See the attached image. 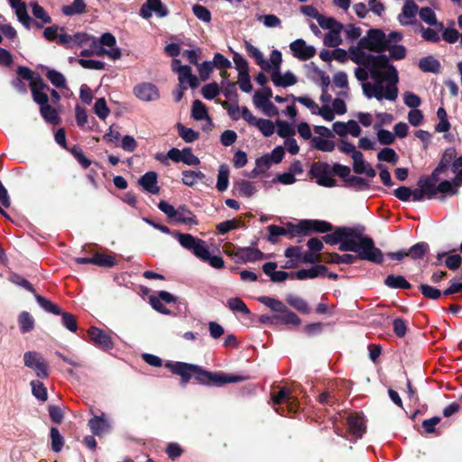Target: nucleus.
I'll return each mask as SVG.
<instances>
[{"label": "nucleus", "instance_id": "31", "mask_svg": "<svg viewBox=\"0 0 462 462\" xmlns=\"http://www.w3.org/2000/svg\"><path fill=\"white\" fill-rule=\"evenodd\" d=\"M282 316H274L273 321V324H288L292 326H299L300 324V319L292 311L289 310L286 307V311H281Z\"/></svg>", "mask_w": 462, "mask_h": 462}, {"label": "nucleus", "instance_id": "16", "mask_svg": "<svg viewBox=\"0 0 462 462\" xmlns=\"http://www.w3.org/2000/svg\"><path fill=\"white\" fill-rule=\"evenodd\" d=\"M154 12L159 17H164L168 14V9L164 6L161 0H147L140 9V14L145 19L152 16Z\"/></svg>", "mask_w": 462, "mask_h": 462}, {"label": "nucleus", "instance_id": "54", "mask_svg": "<svg viewBox=\"0 0 462 462\" xmlns=\"http://www.w3.org/2000/svg\"><path fill=\"white\" fill-rule=\"evenodd\" d=\"M254 126H256L266 137L271 136L275 130L273 123L268 119L258 118Z\"/></svg>", "mask_w": 462, "mask_h": 462}, {"label": "nucleus", "instance_id": "20", "mask_svg": "<svg viewBox=\"0 0 462 462\" xmlns=\"http://www.w3.org/2000/svg\"><path fill=\"white\" fill-rule=\"evenodd\" d=\"M292 55L296 58H313L316 55V50L313 46L307 45L302 39H298L290 45Z\"/></svg>", "mask_w": 462, "mask_h": 462}, {"label": "nucleus", "instance_id": "8", "mask_svg": "<svg viewBox=\"0 0 462 462\" xmlns=\"http://www.w3.org/2000/svg\"><path fill=\"white\" fill-rule=\"evenodd\" d=\"M24 365L32 369L37 377H48V365L42 356L36 351H28L23 354Z\"/></svg>", "mask_w": 462, "mask_h": 462}, {"label": "nucleus", "instance_id": "56", "mask_svg": "<svg viewBox=\"0 0 462 462\" xmlns=\"http://www.w3.org/2000/svg\"><path fill=\"white\" fill-rule=\"evenodd\" d=\"M277 134L283 138H291L295 134V130L291 124L286 121H277Z\"/></svg>", "mask_w": 462, "mask_h": 462}, {"label": "nucleus", "instance_id": "10", "mask_svg": "<svg viewBox=\"0 0 462 462\" xmlns=\"http://www.w3.org/2000/svg\"><path fill=\"white\" fill-rule=\"evenodd\" d=\"M272 90L267 88L263 92H255L253 97L256 107L261 108L264 115L273 116L278 115V108L270 101Z\"/></svg>", "mask_w": 462, "mask_h": 462}, {"label": "nucleus", "instance_id": "42", "mask_svg": "<svg viewBox=\"0 0 462 462\" xmlns=\"http://www.w3.org/2000/svg\"><path fill=\"white\" fill-rule=\"evenodd\" d=\"M86 10L84 0H74L69 5H64L61 8L62 13L67 16L83 14Z\"/></svg>", "mask_w": 462, "mask_h": 462}, {"label": "nucleus", "instance_id": "52", "mask_svg": "<svg viewBox=\"0 0 462 462\" xmlns=\"http://www.w3.org/2000/svg\"><path fill=\"white\" fill-rule=\"evenodd\" d=\"M32 392L33 396L42 401L45 402L48 398L47 390L44 387L43 383L39 380H32L31 382Z\"/></svg>", "mask_w": 462, "mask_h": 462}, {"label": "nucleus", "instance_id": "64", "mask_svg": "<svg viewBox=\"0 0 462 462\" xmlns=\"http://www.w3.org/2000/svg\"><path fill=\"white\" fill-rule=\"evenodd\" d=\"M377 159L380 162H397L398 156L392 148H383L377 153Z\"/></svg>", "mask_w": 462, "mask_h": 462}, {"label": "nucleus", "instance_id": "22", "mask_svg": "<svg viewBox=\"0 0 462 462\" xmlns=\"http://www.w3.org/2000/svg\"><path fill=\"white\" fill-rule=\"evenodd\" d=\"M298 228L301 233L309 230L317 231L319 233H327L331 231L332 225L323 220H303L298 225Z\"/></svg>", "mask_w": 462, "mask_h": 462}, {"label": "nucleus", "instance_id": "17", "mask_svg": "<svg viewBox=\"0 0 462 462\" xmlns=\"http://www.w3.org/2000/svg\"><path fill=\"white\" fill-rule=\"evenodd\" d=\"M419 7L412 0H406L402 12L398 14V22L402 25L412 24L418 14Z\"/></svg>", "mask_w": 462, "mask_h": 462}, {"label": "nucleus", "instance_id": "62", "mask_svg": "<svg viewBox=\"0 0 462 462\" xmlns=\"http://www.w3.org/2000/svg\"><path fill=\"white\" fill-rule=\"evenodd\" d=\"M94 111H95V114L100 119L104 120L108 116L110 110L106 106V102L105 98L101 97V98L97 99V101L95 103V106H94Z\"/></svg>", "mask_w": 462, "mask_h": 462}, {"label": "nucleus", "instance_id": "43", "mask_svg": "<svg viewBox=\"0 0 462 462\" xmlns=\"http://www.w3.org/2000/svg\"><path fill=\"white\" fill-rule=\"evenodd\" d=\"M286 300L291 307H293L294 309H296L297 310L303 314H309L310 311V309L307 301L300 297L288 295Z\"/></svg>", "mask_w": 462, "mask_h": 462}, {"label": "nucleus", "instance_id": "36", "mask_svg": "<svg viewBox=\"0 0 462 462\" xmlns=\"http://www.w3.org/2000/svg\"><path fill=\"white\" fill-rule=\"evenodd\" d=\"M33 295L39 306L46 312L52 313L54 315L61 313L60 308L54 302L40 294H37L36 292Z\"/></svg>", "mask_w": 462, "mask_h": 462}, {"label": "nucleus", "instance_id": "44", "mask_svg": "<svg viewBox=\"0 0 462 462\" xmlns=\"http://www.w3.org/2000/svg\"><path fill=\"white\" fill-rule=\"evenodd\" d=\"M258 301L274 311H286V305L282 301L274 298L269 296H261L258 298Z\"/></svg>", "mask_w": 462, "mask_h": 462}, {"label": "nucleus", "instance_id": "33", "mask_svg": "<svg viewBox=\"0 0 462 462\" xmlns=\"http://www.w3.org/2000/svg\"><path fill=\"white\" fill-rule=\"evenodd\" d=\"M343 28H335L333 30H329L325 35L323 39V42L328 47H337L342 43L341 32Z\"/></svg>", "mask_w": 462, "mask_h": 462}, {"label": "nucleus", "instance_id": "24", "mask_svg": "<svg viewBox=\"0 0 462 462\" xmlns=\"http://www.w3.org/2000/svg\"><path fill=\"white\" fill-rule=\"evenodd\" d=\"M349 433L356 439H360L365 431L364 418L361 415H351L347 419Z\"/></svg>", "mask_w": 462, "mask_h": 462}, {"label": "nucleus", "instance_id": "58", "mask_svg": "<svg viewBox=\"0 0 462 462\" xmlns=\"http://www.w3.org/2000/svg\"><path fill=\"white\" fill-rule=\"evenodd\" d=\"M418 66L423 72L439 73L440 69L439 60H420Z\"/></svg>", "mask_w": 462, "mask_h": 462}, {"label": "nucleus", "instance_id": "41", "mask_svg": "<svg viewBox=\"0 0 462 462\" xmlns=\"http://www.w3.org/2000/svg\"><path fill=\"white\" fill-rule=\"evenodd\" d=\"M228 177H229V167L226 164H222L219 166L218 174H217V189L219 191H225L228 187Z\"/></svg>", "mask_w": 462, "mask_h": 462}, {"label": "nucleus", "instance_id": "18", "mask_svg": "<svg viewBox=\"0 0 462 462\" xmlns=\"http://www.w3.org/2000/svg\"><path fill=\"white\" fill-rule=\"evenodd\" d=\"M236 67L238 70V84L239 88L242 91L245 93H249L252 91V84L250 80V77L246 71L247 63L246 60H233Z\"/></svg>", "mask_w": 462, "mask_h": 462}, {"label": "nucleus", "instance_id": "6", "mask_svg": "<svg viewBox=\"0 0 462 462\" xmlns=\"http://www.w3.org/2000/svg\"><path fill=\"white\" fill-rule=\"evenodd\" d=\"M310 174L316 179L319 186L332 188L337 185L336 180L332 177V167L327 162H314L310 167Z\"/></svg>", "mask_w": 462, "mask_h": 462}, {"label": "nucleus", "instance_id": "55", "mask_svg": "<svg viewBox=\"0 0 462 462\" xmlns=\"http://www.w3.org/2000/svg\"><path fill=\"white\" fill-rule=\"evenodd\" d=\"M319 25L323 29L333 30L335 28H344L343 24L333 17H328L320 14L317 20Z\"/></svg>", "mask_w": 462, "mask_h": 462}, {"label": "nucleus", "instance_id": "23", "mask_svg": "<svg viewBox=\"0 0 462 462\" xmlns=\"http://www.w3.org/2000/svg\"><path fill=\"white\" fill-rule=\"evenodd\" d=\"M307 77L316 83H319L321 87L328 88L330 84V79L326 73L319 69L313 62L306 66Z\"/></svg>", "mask_w": 462, "mask_h": 462}, {"label": "nucleus", "instance_id": "27", "mask_svg": "<svg viewBox=\"0 0 462 462\" xmlns=\"http://www.w3.org/2000/svg\"><path fill=\"white\" fill-rule=\"evenodd\" d=\"M438 176L433 173L430 177L420 178L418 181V186L424 190L428 199H432L437 194Z\"/></svg>", "mask_w": 462, "mask_h": 462}, {"label": "nucleus", "instance_id": "46", "mask_svg": "<svg viewBox=\"0 0 462 462\" xmlns=\"http://www.w3.org/2000/svg\"><path fill=\"white\" fill-rule=\"evenodd\" d=\"M191 116L198 121L208 119V109L200 100H195L192 104Z\"/></svg>", "mask_w": 462, "mask_h": 462}, {"label": "nucleus", "instance_id": "7", "mask_svg": "<svg viewBox=\"0 0 462 462\" xmlns=\"http://www.w3.org/2000/svg\"><path fill=\"white\" fill-rule=\"evenodd\" d=\"M171 69L178 74L179 84L183 88H196L199 86L198 78L192 74L191 68L181 65L180 60H172Z\"/></svg>", "mask_w": 462, "mask_h": 462}, {"label": "nucleus", "instance_id": "59", "mask_svg": "<svg viewBox=\"0 0 462 462\" xmlns=\"http://www.w3.org/2000/svg\"><path fill=\"white\" fill-rule=\"evenodd\" d=\"M257 64L262 69L271 72V75L274 71L280 70L281 62L282 60H256Z\"/></svg>", "mask_w": 462, "mask_h": 462}, {"label": "nucleus", "instance_id": "61", "mask_svg": "<svg viewBox=\"0 0 462 462\" xmlns=\"http://www.w3.org/2000/svg\"><path fill=\"white\" fill-rule=\"evenodd\" d=\"M51 448L55 452H59L61 450L64 441L63 437L60 435L59 430L57 428L51 429Z\"/></svg>", "mask_w": 462, "mask_h": 462}, {"label": "nucleus", "instance_id": "45", "mask_svg": "<svg viewBox=\"0 0 462 462\" xmlns=\"http://www.w3.org/2000/svg\"><path fill=\"white\" fill-rule=\"evenodd\" d=\"M272 165L269 154H265L255 161V167L252 171L251 177H255L260 173H263L270 169Z\"/></svg>", "mask_w": 462, "mask_h": 462}, {"label": "nucleus", "instance_id": "57", "mask_svg": "<svg viewBox=\"0 0 462 462\" xmlns=\"http://www.w3.org/2000/svg\"><path fill=\"white\" fill-rule=\"evenodd\" d=\"M59 315L61 316V324L64 328H66L70 332H76L78 329L77 319L74 315L69 312H65L61 310V313Z\"/></svg>", "mask_w": 462, "mask_h": 462}, {"label": "nucleus", "instance_id": "60", "mask_svg": "<svg viewBox=\"0 0 462 462\" xmlns=\"http://www.w3.org/2000/svg\"><path fill=\"white\" fill-rule=\"evenodd\" d=\"M93 264L104 267H112L116 264V260L113 256L105 254H96L93 256Z\"/></svg>", "mask_w": 462, "mask_h": 462}, {"label": "nucleus", "instance_id": "38", "mask_svg": "<svg viewBox=\"0 0 462 462\" xmlns=\"http://www.w3.org/2000/svg\"><path fill=\"white\" fill-rule=\"evenodd\" d=\"M419 15L420 19L425 22L426 23L430 25H435L439 30H443L444 26L443 23H438L436 14L434 11L430 7H422L420 12Z\"/></svg>", "mask_w": 462, "mask_h": 462}, {"label": "nucleus", "instance_id": "28", "mask_svg": "<svg viewBox=\"0 0 462 462\" xmlns=\"http://www.w3.org/2000/svg\"><path fill=\"white\" fill-rule=\"evenodd\" d=\"M327 268L323 265H315L310 269H301L294 273L295 278L298 280L314 279L320 274H323Z\"/></svg>", "mask_w": 462, "mask_h": 462}, {"label": "nucleus", "instance_id": "37", "mask_svg": "<svg viewBox=\"0 0 462 462\" xmlns=\"http://www.w3.org/2000/svg\"><path fill=\"white\" fill-rule=\"evenodd\" d=\"M357 258H359L358 254L357 255L349 254H338L337 253H331L328 255V259L326 260V262L331 263H337V264H340V263L352 264L357 260Z\"/></svg>", "mask_w": 462, "mask_h": 462}, {"label": "nucleus", "instance_id": "48", "mask_svg": "<svg viewBox=\"0 0 462 462\" xmlns=\"http://www.w3.org/2000/svg\"><path fill=\"white\" fill-rule=\"evenodd\" d=\"M87 37L88 36L85 33L76 34L75 36L69 35L64 32V29L61 28L56 42L62 45H69L72 42H82V41L86 40Z\"/></svg>", "mask_w": 462, "mask_h": 462}, {"label": "nucleus", "instance_id": "51", "mask_svg": "<svg viewBox=\"0 0 462 462\" xmlns=\"http://www.w3.org/2000/svg\"><path fill=\"white\" fill-rule=\"evenodd\" d=\"M40 110L42 116L46 122L52 125H57L60 122L57 111L50 105L42 106Z\"/></svg>", "mask_w": 462, "mask_h": 462}, {"label": "nucleus", "instance_id": "50", "mask_svg": "<svg viewBox=\"0 0 462 462\" xmlns=\"http://www.w3.org/2000/svg\"><path fill=\"white\" fill-rule=\"evenodd\" d=\"M179 135L186 142L192 143L199 138V133L191 128H188L181 124L177 125Z\"/></svg>", "mask_w": 462, "mask_h": 462}, {"label": "nucleus", "instance_id": "14", "mask_svg": "<svg viewBox=\"0 0 462 462\" xmlns=\"http://www.w3.org/2000/svg\"><path fill=\"white\" fill-rule=\"evenodd\" d=\"M272 400L274 406L286 404L291 412H296L299 406L298 399L286 388H282L277 393H273Z\"/></svg>", "mask_w": 462, "mask_h": 462}, {"label": "nucleus", "instance_id": "19", "mask_svg": "<svg viewBox=\"0 0 462 462\" xmlns=\"http://www.w3.org/2000/svg\"><path fill=\"white\" fill-rule=\"evenodd\" d=\"M88 426L91 432L96 436H101L110 430L111 425L105 413L100 415H94L88 420Z\"/></svg>", "mask_w": 462, "mask_h": 462}, {"label": "nucleus", "instance_id": "26", "mask_svg": "<svg viewBox=\"0 0 462 462\" xmlns=\"http://www.w3.org/2000/svg\"><path fill=\"white\" fill-rule=\"evenodd\" d=\"M138 183L149 193L157 194L160 190L157 185V174L154 171L144 173L139 179Z\"/></svg>", "mask_w": 462, "mask_h": 462}, {"label": "nucleus", "instance_id": "21", "mask_svg": "<svg viewBox=\"0 0 462 462\" xmlns=\"http://www.w3.org/2000/svg\"><path fill=\"white\" fill-rule=\"evenodd\" d=\"M353 170L356 174H365L370 178L376 175L375 170L364 160L361 152L353 154Z\"/></svg>", "mask_w": 462, "mask_h": 462}, {"label": "nucleus", "instance_id": "53", "mask_svg": "<svg viewBox=\"0 0 462 462\" xmlns=\"http://www.w3.org/2000/svg\"><path fill=\"white\" fill-rule=\"evenodd\" d=\"M199 258L204 262H208L211 267L215 269H221L225 265V262L221 256L211 255L208 248L206 246V254Z\"/></svg>", "mask_w": 462, "mask_h": 462}, {"label": "nucleus", "instance_id": "9", "mask_svg": "<svg viewBox=\"0 0 462 462\" xmlns=\"http://www.w3.org/2000/svg\"><path fill=\"white\" fill-rule=\"evenodd\" d=\"M176 238L183 248L191 251L198 258L206 254L207 245L203 240L182 233H177Z\"/></svg>", "mask_w": 462, "mask_h": 462}, {"label": "nucleus", "instance_id": "32", "mask_svg": "<svg viewBox=\"0 0 462 462\" xmlns=\"http://www.w3.org/2000/svg\"><path fill=\"white\" fill-rule=\"evenodd\" d=\"M336 147L334 141L330 138L313 137L310 142V148L318 151L329 152Z\"/></svg>", "mask_w": 462, "mask_h": 462}, {"label": "nucleus", "instance_id": "40", "mask_svg": "<svg viewBox=\"0 0 462 462\" xmlns=\"http://www.w3.org/2000/svg\"><path fill=\"white\" fill-rule=\"evenodd\" d=\"M235 188L240 196L250 198L256 192L255 186L245 180H240L235 184Z\"/></svg>", "mask_w": 462, "mask_h": 462}, {"label": "nucleus", "instance_id": "29", "mask_svg": "<svg viewBox=\"0 0 462 462\" xmlns=\"http://www.w3.org/2000/svg\"><path fill=\"white\" fill-rule=\"evenodd\" d=\"M384 285L392 289H411V283L402 275H388L384 282Z\"/></svg>", "mask_w": 462, "mask_h": 462}, {"label": "nucleus", "instance_id": "30", "mask_svg": "<svg viewBox=\"0 0 462 462\" xmlns=\"http://www.w3.org/2000/svg\"><path fill=\"white\" fill-rule=\"evenodd\" d=\"M272 81L278 87H289L297 82L295 76L291 72H286L284 75H282L280 70L274 71L272 74Z\"/></svg>", "mask_w": 462, "mask_h": 462}, {"label": "nucleus", "instance_id": "11", "mask_svg": "<svg viewBox=\"0 0 462 462\" xmlns=\"http://www.w3.org/2000/svg\"><path fill=\"white\" fill-rule=\"evenodd\" d=\"M88 333L95 346L105 351L110 350L114 347L111 337L102 329L97 327H90Z\"/></svg>", "mask_w": 462, "mask_h": 462}, {"label": "nucleus", "instance_id": "1", "mask_svg": "<svg viewBox=\"0 0 462 462\" xmlns=\"http://www.w3.org/2000/svg\"><path fill=\"white\" fill-rule=\"evenodd\" d=\"M358 66L356 78L362 82L364 95L371 99L395 101L398 97L397 69L391 60H353Z\"/></svg>", "mask_w": 462, "mask_h": 462}, {"label": "nucleus", "instance_id": "13", "mask_svg": "<svg viewBox=\"0 0 462 462\" xmlns=\"http://www.w3.org/2000/svg\"><path fill=\"white\" fill-rule=\"evenodd\" d=\"M194 61V64L198 66V70L199 73L200 79L205 81L208 79L210 73L212 72L214 68H228L231 67L230 60H205L202 63L199 64L198 60H190Z\"/></svg>", "mask_w": 462, "mask_h": 462}, {"label": "nucleus", "instance_id": "25", "mask_svg": "<svg viewBox=\"0 0 462 462\" xmlns=\"http://www.w3.org/2000/svg\"><path fill=\"white\" fill-rule=\"evenodd\" d=\"M456 155L457 152L455 148H447L441 156L439 165L433 171V175L439 176V174L443 173L451 165V162H453Z\"/></svg>", "mask_w": 462, "mask_h": 462}, {"label": "nucleus", "instance_id": "47", "mask_svg": "<svg viewBox=\"0 0 462 462\" xmlns=\"http://www.w3.org/2000/svg\"><path fill=\"white\" fill-rule=\"evenodd\" d=\"M345 184L347 188L354 189L356 190H365L369 188L368 181L357 176H350L345 180Z\"/></svg>", "mask_w": 462, "mask_h": 462}, {"label": "nucleus", "instance_id": "39", "mask_svg": "<svg viewBox=\"0 0 462 462\" xmlns=\"http://www.w3.org/2000/svg\"><path fill=\"white\" fill-rule=\"evenodd\" d=\"M430 246L425 242H420L412 245L410 249L407 250V254L412 260H419L423 258V256L429 252Z\"/></svg>", "mask_w": 462, "mask_h": 462}, {"label": "nucleus", "instance_id": "3", "mask_svg": "<svg viewBox=\"0 0 462 462\" xmlns=\"http://www.w3.org/2000/svg\"><path fill=\"white\" fill-rule=\"evenodd\" d=\"M165 366L174 374L181 377L182 385H186L192 375H195L197 382L202 384L222 385L227 383H238L245 380L240 375L226 374L224 373H212L203 370L197 365L184 362H168Z\"/></svg>", "mask_w": 462, "mask_h": 462}, {"label": "nucleus", "instance_id": "49", "mask_svg": "<svg viewBox=\"0 0 462 462\" xmlns=\"http://www.w3.org/2000/svg\"><path fill=\"white\" fill-rule=\"evenodd\" d=\"M226 305L233 312H240L245 315H249L251 313L245 303L238 297L230 298L227 300Z\"/></svg>", "mask_w": 462, "mask_h": 462}, {"label": "nucleus", "instance_id": "15", "mask_svg": "<svg viewBox=\"0 0 462 462\" xmlns=\"http://www.w3.org/2000/svg\"><path fill=\"white\" fill-rule=\"evenodd\" d=\"M237 262L254 263L264 258V254L257 248L254 247H238L234 253Z\"/></svg>", "mask_w": 462, "mask_h": 462}, {"label": "nucleus", "instance_id": "5", "mask_svg": "<svg viewBox=\"0 0 462 462\" xmlns=\"http://www.w3.org/2000/svg\"><path fill=\"white\" fill-rule=\"evenodd\" d=\"M158 208L171 220L176 223L189 226H195L198 224L195 215L185 205L179 206L177 208H175L167 201L162 200L159 202Z\"/></svg>", "mask_w": 462, "mask_h": 462}, {"label": "nucleus", "instance_id": "63", "mask_svg": "<svg viewBox=\"0 0 462 462\" xmlns=\"http://www.w3.org/2000/svg\"><path fill=\"white\" fill-rule=\"evenodd\" d=\"M15 10V14L19 21L23 23L26 27H29L30 16L28 15L26 5L23 2L14 5L12 6Z\"/></svg>", "mask_w": 462, "mask_h": 462}, {"label": "nucleus", "instance_id": "12", "mask_svg": "<svg viewBox=\"0 0 462 462\" xmlns=\"http://www.w3.org/2000/svg\"><path fill=\"white\" fill-rule=\"evenodd\" d=\"M134 94L137 98L144 102L155 101L160 98L158 88L149 82H143L134 88Z\"/></svg>", "mask_w": 462, "mask_h": 462}, {"label": "nucleus", "instance_id": "2", "mask_svg": "<svg viewBox=\"0 0 462 462\" xmlns=\"http://www.w3.org/2000/svg\"><path fill=\"white\" fill-rule=\"evenodd\" d=\"M365 226L337 227L333 233L322 237L323 241L330 245L339 244L338 249L343 252L358 254L359 259L366 260L377 264L383 262L382 251L375 247L374 240L365 236Z\"/></svg>", "mask_w": 462, "mask_h": 462}, {"label": "nucleus", "instance_id": "35", "mask_svg": "<svg viewBox=\"0 0 462 462\" xmlns=\"http://www.w3.org/2000/svg\"><path fill=\"white\" fill-rule=\"evenodd\" d=\"M181 175L182 183L189 187L194 186L198 180H201L206 177L202 171L192 170L183 171Z\"/></svg>", "mask_w": 462, "mask_h": 462}, {"label": "nucleus", "instance_id": "4", "mask_svg": "<svg viewBox=\"0 0 462 462\" xmlns=\"http://www.w3.org/2000/svg\"><path fill=\"white\" fill-rule=\"evenodd\" d=\"M402 37V33L400 32H392L386 35L380 29H370L366 35L358 42V49L376 53L388 51L389 58H404L407 51L400 43Z\"/></svg>", "mask_w": 462, "mask_h": 462}, {"label": "nucleus", "instance_id": "34", "mask_svg": "<svg viewBox=\"0 0 462 462\" xmlns=\"http://www.w3.org/2000/svg\"><path fill=\"white\" fill-rule=\"evenodd\" d=\"M20 331L23 334L28 333L34 328V319L28 311H23L18 317Z\"/></svg>", "mask_w": 462, "mask_h": 462}]
</instances>
